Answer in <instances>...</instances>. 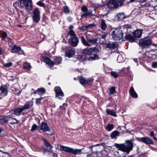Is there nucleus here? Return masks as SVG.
<instances>
[{"mask_svg":"<svg viewBox=\"0 0 157 157\" xmlns=\"http://www.w3.org/2000/svg\"><path fill=\"white\" fill-rule=\"evenodd\" d=\"M153 136L154 139L155 140H157V138H156V137L155 136Z\"/></svg>","mask_w":157,"mask_h":157,"instance_id":"13d9d810","label":"nucleus"},{"mask_svg":"<svg viewBox=\"0 0 157 157\" xmlns=\"http://www.w3.org/2000/svg\"><path fill=\"white\" fill-rule=\"evenodd\" d=\"M152 67L153 68L157 67V62H154L152 63Z\"/></svg>","mask_w":157,"mask_h":157,"instance_id":"09e8293b","label":"nucleus"},{"mask_svg":"<svg viewBox=\"0 0 157 157\" xmlns=\"http://www.w3.org/2000/svg\"><path fill=\"white\" fill-rule=\"evenodd\" d=\"M106 111L107 114H108L115 117H116L117 116L115 111H114L113 109H106Z\"/></svg>","mask_w":157,"mask_h":157,"instance_id":"aec40b11","label":"nucleus"},{"mask_svg":"<svg viewBox=\"0 0 157 157\" xmlns=\"http://www.w3.org/2000/svg\"><path fill=\"white\" fill-rule=\"evenodd\" d=\"M42 98H38L36 99V103L37 104H38L40 102V100L42 99Z\"/></svg>","mask_w":157,"mask_h":157,"instance_id":"8fccbe9b","label":"nucleus"},{"mask_svg":"<svg viewBox=\"0 0 157 157\" xmlns=\"http://www.w3.org/2000/svg\"><path fill=\"white\" fill-rule=\"evenodd\" d=\"M73 28V27L72 25H70L68 27V29L69 30H73L72 29Z\"/></svg>","mask_w":157,"mask_h":157,"instance_id":"3c124183","label":"nucleus"},{"mask_svg":"<svg viewBox=\"0 0 157 157\" xmlns=\"http://www.w3.org/2000/svg\"><path fill=\"white\" fill-rule=\"evenodd\" d=\"M113 128V124H108L106 128V129L107 131H111Z\"/></svg>","mask_w":157,"mask_h":157,"instance_id":"f704fd0d","label":"nucleus"},{"mask_svg":"<svg viewBox=\"0 0 157 157\" xmlns=\"http://www.w3.org/2000/svg\"><path fill=\"white\" fill-rule=\"evenodd\" d=\"M32 90L34 91V92L33 93V94H36L37 93H38L40 95L44 94L45 92V89L43 88H38L36 91H35L33 89H32Z\"/></svg>","mask_w":157,"mask_h":157,"instance_id":"f3484780","label":"nucleus"},{"mask_svg":"<svg viewBox=\"0 0 157 157\" xmlns=\"http://www.w3.org/2000/svg\"><path fill=\"white\" fill-rule=\"evenodd\" d=\"M151 41L150 39H147V38H144L140 40L139 44L142 47H146L151 44Z\"/></svg>","mask_w":157,"mask_h":157,"instance_id":"9d476101","label":"nucleus"},{"mask_svg":"<svg viewBox=\"0 0 157 157\" xmlns=\"http://www.w3.org/2000/svg\"><path fill=\"white\" fill-rule=\"evenodd\" d=\"M116 110V108H115V110Z\"/></svg>","mask_w":157,"mask_h":157,"instance_id":"69168bd1","label":"nucleus"},{"mask_svg":"<svg viewBox=\"0 0 157 157\" xmlns=\"http://www.w3.org/2000/svg\"><path fill=\"white\" fill-rule=\"evenodd\" d=\"M129 93L132 97L136 98L138 95L135 92L133 87H131L129 90Z\"/></svg>","mask_w":157,"mask_h":157,"instance_id":"412c9836","label":"nucleus"},{"mask_svg":"<svg viewBox=\"0 0 157 157\" xmlns=\"http://www.w3.org/2000/svg\"><path fill=\"white\" fill-rule=\"evenodd\" d=\"M10 118H9V119L7 120L5 118H2L1 119H0V124H3L5 123L7 121H10Z\"/></svg>","mask_w":157,"mask_h":157,"instance_id":"58836bf2","label":"nucleus"},{"mask_svg":"<svg viewBox=\"0 0 157 157\" xmlns=\"http://www.w3.org/2000/svg\"><path fill=\"white\" fill-rule=\"evenodd\" d=\"M111 75L114 78H117L118 77V75L117 73L115 71H112L111 72Z\"/></svg>","mask_w":157,"mask_h":157,"instance_id":"79ce46f5","label":"nucleus"},{"mask_svg":"<svg viewBox=\"0 0 157 157\" xmlns=\"http://www.w3.org/2000/svg\"><path fill=\"white\" fill-rule=\"evenodd\" d=\"M130 68V67H129V66H128V67H127V70H128V71L129 70Z\"/></svg>","mask_w":157,"mask_h":157,"instance_id":"bf43d9fd","label":"nucleus"},{"mask_svg":"<svg viewBox=\"0 0 157 157\" xmlns=\"http://www.w3.org/2000/svg\"><path fill=\"white\" fill-rule=\"evenodd\" d=\"M60 147L61 148L66 152L70 153L75 155H81L82 153L81 149H74L70 147L63 145H60Z\"/></svg>","mask_w":157,"mask_h":157,"instance_id":"20e7f679","label":"nucleus"},{"mask_svg":"<svg viewBox=\"0 0 157 157\" xmlns=\"http://www.w3.org/2000/svg\"><path fill=\"white\" fill-rule=\"evenodd\" d=\"M123 156L124 157H125V156Z\"/></svg>","mask_w":157,"mask_h":157,"instance_id":"338daca9","label":"nucleus"},{"mask_svg":"<svg viewBox=\"0 0 157 157\" xmlns=\"http://www.w3.org/2000/svg\"><path fill=\"white\" fill-rule=\"evenodd\" d=\"M81 10L83 12H86L87 11V8L86 6H84L81 7Z\"/></svg>","mask_w":157,"mask_h":157,"instance_id":"49530a36","label":"nucleus"},{"mask_svg":"<svg viewBox=\"0 0 157 157\" xmlns=\"http://www.w3.org/2000/svg\"><path fill=\"white\" fill-rule=\"evenodd\" d=\"M23 113V115H24V113Z\"/></svg>","mask_w":157,"mask_h":157,"instance_id":"0e129e2a","label":"nucleus"},{"mask_svg":"<svg viewBox=\"0 0 157 157\" xmlns=\"http://www.w3.org/2000/svg\"><path fill=\"white\" fill-rule=\"evenodd\" d=\"M2 132V130L1 129H0V134Z\"/></svg>","mask_w":157,"mask_h":157,"instance_id":"680f3d73","label":"nucleus"},{"mask_svg":"<svg viewBox=\"0 0 157 157\" xmlns=\"http://www.w3.org/2000/svg\"><path fill=\"white\" fill-rule=\"evenodd\" d=\"M7 33L5 32L0 31V37L2 38V40H4L5 38L7 37Z\"/></svg>","mask_w":157,"mask_h":157,"instance_id":"c756f323","label":"nucleus"},{"mask_svg":"<svg viewBox=\"0 0 157 157\" xmlns=\"http://www.w3.org/2000/svg\"><path fill=\"white\" fill-rule=\"evenodd\" d=\"M93 14L91 10H87V11L86 12L82 14L81 16L82 17H84L88 16H91Z\"/></svg>","mask_w":157,"mask_h":157,"instance_id":"a878e982","label":"nucleus"},{"mask_svg":"<svg viewBox=\"0 0 157 157\" xmlns=\"http://www.w3.org/2000/svg\"><path fill=\"white\" fill-rule=\"evenodd\" d=\"M124 59L122 58L121 55L118 56L117 59V61L119 63L122 62L124 61Z\"/></svg>","mask_w":157,"mask_h":157,"instance_id":"e433bc0d","label":"nucleus"},{"mask_svg":"<svg viewBox=\"0 0 157 157\" xmlns=\"http://www.w3.org/2000/svg\"><path fill=\"white\" fill-rule=\"evenodd\" d=\"M116 47L115 44L113 43L112 44H107V47L110 48H114Z\"/></svg>","mask_w":157,"mask_h":157,"instance_id":"72a5a7b5","label":"nucleus"},{"mask_svg":"<svg viewBox=\"0 0 157 157\" xmlns=\"http://www.w3.org/2000/svg\"><path fill=\"white\" fill-rule=\"evenodd\" d=\"M93 81V79L91 78L90 80H86L83 77H81L79 79V82L82 84H84L86 83H91Z\"/></svg>","mask_w":157,"mask_h":157,"instance_id":"6ab92c4d","label":"nucleus"},{"mask_svg":"<svg viewBox=\"0 0 157 157\" xmlns=\"http://www.w3.org/2000/svg\"><path fill=\"white\" fill-rule=\"evenodd\" d=\"M11 52L12 53H18V54H24L23 51L21 50V47L14 45L11 48Z\"/></svg>","mask_w":157,"mask_h":157,"instance_id":"9b49d317","label":"nucleus"},{"mask_svg":"<svg viewBox=\"0 0 157 157\" xmlns=\"http://www.w3.org/2000/svg\"><path fill=\"white\" fill-rule=\"evenodd\" d=\"M129 40L131 42H133L135 41V38L131 36H129Z\"/></svg>","mask_w":157,"mask_h":157,"instance_id":"de8ad7c7","label":"nucleus"},{"mask_svg":"<svg viewBox=\"0 0 157 157\" xmlns=\"http://www.w3.org/2000/svg\"><path fill=\"white\" fill-rule=\"evenodd\" d=\"M23 67L25 69L29 70L31 68V66L29 63L25 62L23 63Z\"/></svg>","mask_w":157,"mask_h":157,"instance_id":"c85d7f7f","label":"nucleus"},{"mask_svg":"<svg viewBox=\"0 0 157 157\" xmlns=\"http://www.w3.org/2000/svg\"><path fill=\"white\" fill-rule=\"evenodd\" d=\"M64 12L66 13H69L68 7L67 6H64L63 7Z\"/></svg>","mask_w":157,"mask_h":157,"instance_id":"c03bdc74","label":"nucleus"},{"mask_svg":"<svg viewBox=\"0 0 157 157\" xmlns=\"http://www.w3.org/2000/svg\"><path fill=\"white\" fill-rule=\"evenodd\" d=\"M2 50L1 48H0V55H1L2 54Z\"/></svg>","mask_w":157,"mask_h":157,"instance_id":"4d7b16f0","label":"nucleus"},{"mask_svg":"<svg viewBox=\"0 0 157 157\" xmlns=\"http://www.w3.org/2000/svg\"><path fill=\"white\" fill-rule=\"evenodd\" d=\"M33 105V103L32 101H27L21 108L24 110L25 109H27L32 107Z\"/></svg>","mask_w":157,"mask_h":157,"instance_id":"dca6fc26","label":"nucleus"},{"mask_svg":"<svg viewBox=\"0 0 157 157\" xmlns=\"http://www.w3.org/2000/svg\"><path fill=\"white\" fill-rule=\"evenodd\" d=\"M50 134V135H52V133H51V134Z\"/></svg>","mask_w":157,"mask_h":157,"instance_id":"e2e57ef3","label":"nucleus"},{"mask_svg":"<svg viewBox=\"0 0 157 157\" xmlns=\"http://www.w3.org/2000/svg\"><path fill=\"white\" fill-rule=\"evenodd\" d=\"M142 34V31L141 30H137L135 31L133 34L136 37L139 38L141 36Z\"/></svg>","mask_w":157,"mask_h":157,"instance_id":"4be33fe9","label":"nucleus"},{"mask_svg":"<svg viewBox=\"0 0 157 157\" xmlns=\"http://www.w3.org/2000/svg\"><path fill=\"white\" fill-rule=\"evenodd\" d=\"M37 126L35 124H33L32 127V128L31 129V131H35L37 128Z\"/></svg>","mask_w":157,"mask_h":157,"instance_id":"a18cd8bd","label":"nucleus"},{"mask_svg":"<svg viewBox=\"0 0 157 157\" xmlns=\"http://www.w3.org/2000/svg\"><path fill=\"white\" fill-rule=\"evenodd\" d=\"M55 91L56 92V96L60 99L62 97L64 96V94L59 86L56 87L55 88Z\"/></svg>","mask_w":157,"mask_h":157,"instance_id":"f8f14e48","label":"nucleus"},{"mask_svg":"<svg viewBox=\"0 0 157 157\" xmlns=\"http://www.w3.org/2000/svg\"><path fill=\"white\" fill-rule=\"evenodd\" d=\"M43 59L44 62L50 68L53 67L54 64H59L62 61V59L60 57H54V62L50 60L48 57H44L43 58Z\"/></svg>","mask_w":157,"mask_h":157,"instance_id":"7ed1b4c3","label":"nucleus"},{"mask_svg":"<svg viewBox=\"0 0 157 157\" xmlns=\"http://www.w3.org/2000/svg\"><path fill=\"white\" fill-rule=\"evenodd\" d=\"M70 39L71 40V44L73 46L76 47L79 41L77 36L70 38Z\"/></svg>","mask_w":157,"mask_h":157,"instance_id":"2eb2a0df","label":"nucleus"},{"mask_svg":"<svg viewBox=\"0 0 157 157\" xmlns=\"http://www.w3.org/2000/svg\"><path fill=\"white\" fill-rule=\"evenodd\" d=\"M100 27L103 30H105L107 28V25L104 20L102 19L101 21Z\"/></svg>","mask_w":157,"mask_h":157,"instance_id":"cd10ccee","label":"nucleus"},{"mask_svg":"<svg viewBox=\"0 0 157 157\" xmlns=\"http://www.w3.org/2000/svg\"><path fill=\"white\" fill-rule=\"evenodd\" d=\"M147 0H146V1H147Z\"/></svg>","mask_w":157,"mask_h":157,"instance_id":"774afa93","label":"nucleus"},{"mask_svg":"<svg viewBox=\"0 0 157 157\" xmlns=\"http://www.w3.org/2000/svg\"><path fill=\"white\" fill-rule=\"evenodd\" d=\"M98 59V56L96 54H94L93 55L90 56L88 58H86L85 59L86 60L88 59L90 61Z\"/></svg>","mask_w":157,"mask_h":157,"instance_id":"393cba45","label":"nucleus"},{"mask_svg":"<svg viewBox=\"0 0 157 157\" xmlns=\"http://www.w3.org/2000/svg\"><path fill=\"white\" fill-rule=\"evenodd\" d=\"M68 35L71 36L70 38L74 37L76 36V35L75 34L73 30H69L68 32Z\"/></svg>","mask_w":157,"mask_h":157,"instance_id":"473e14b6","label":"nucleus"},{"mask_svg":"<svg viewBox=\"0 0 157 157\" xmlns=\"http://www.w3.org/2000/svg\"><path fill=\"white\" fill-rule=\"evenodd\" d=\"M44 144L48 148L49 151H51L52 150V146L50 144V143L47 141L45 139H44Z\"/></svg>","mask_w":157,"mask_h":157,"instance_id":"7c9ffc66","label":"nucleus"},{"mask_svg":"<svg viewBox=\"0 0 157 157\" xmlns=\"http://www.w3.org/2000/svg\"><path fill=\"white\" fill-rule=\"evenodd\" d=\"M120 132L117 131H114L110 135V137L112 139H116L117 137L119 135Z\"/></svg>","mask_w":157,"mask_h":157,"instance_id":"b1692460","label":"nucleus"},{"mask_svg":"<svg viewBox=\"0 0 157 157\" xmlns=\"http://www.w3.org/2000/svg\"><path fill=\"white\" fill-rule=\"evenodd\" d=\"M67 105L66 103H64L63 104V106L64 107H67Z\"/></svg>","mask_w":157,"mask_h":157,"instance_id":"6e6d98bb","label":"nucleus"},{"mask_svg":"<svg viewBox=\"0 0 157 157\" xmlns=\"http://www.w3.org/2000/svg\"><path fill=\"white\" fill-rule=\"evenodd\" d=\"M8 93L6 87L5 86H1L0 87V95L3 96H6Z\"/></svg>","mask_w":157,"mask_h":157,"instance_id":"ddd939ff","label":"nucleus"},{"mask_svg":"<svg viewBox=\"0 0 157 157\" xmlns=\"http://www.w3.org/2000/svg\"><path fill=\"white\" fill-rule=\"evenodd\" d=\"M95 25L93 24H89L87 25L82 26L81 28V29L83 31H85L87 29L90 27L95 26Z\"/></svg>","mask_w":157,"mask_h":157,"instance_id":"2f4dec72","label":"nucleus"},{"mask_svg":"<svg viewBox=\"0 0 157 157\" xmlns=\"http://www.w3.org/2000/svg\"><path fill=\"white\" fill-rule=\"evenodd\" d=\"M41 130L44 132L49 131H50V128L48 126V124L46 123L42 122L40 127Z\"/></svg>","mask_w":157,"mask_h":157,"instance_id":"4468645a","label":"nucleus"},{"mask_svg":"<svg viewBox=\"0 0 157 157\" xmlns=\"http://www.w3.org/2000/svg\"><path fill=\"white\" fill-rule=\"evenodd\" d=\"M94 48H87L83 50V52L86 55H90L94 52Z\"/></svg>","mask_w":157,"mask_h":157,"instance_id":"a211bd4d","label":"nucleus"},{"mask_svg":"<svg viewBox=\"0 0 157 157\" xmlns=\"http://www.w3.org/2000/svg\"><path fill=\"white\" fill-rule=\"evenodd\" d=\"M136 139L138 141L142 142L147 144H152L153 143L151 139L147 137H137Z\"/></svg>","mask_w":157,"mask_h":157,"instance_id":"6e6552de","label":"nucleus"},{"mask_svg":"<svg viewBox=\"0 0 157 157\" xmlns=\"http://www.w3.org/2000/svg\"><path fill=\"white\" fill-rule=\"evenodd\" d=\"M122 31L120 29H116L112 32L111 35L113 39L115 40H119L123 36Z\"/></svg>","mask_w":157,"mask_h":157,"instance_id":"39448f33","label":"nucleus"},{"mask_svg":"<svg viewBox=\"0 0 157 157\" xmlns=\"http://www.w3.org/2000/svg\"><path fill=\"white\" fill-rule=\"evenodd\" d=\"M23 111L24 110L21 107L19 108L14 109V114L17 116H19Z\"/></svg>","mask_w":157,"mask_h":157,"instance_id":"5701e85b","label":"nucleus"},{"mask_svg":"<svg viewBox=\"0 0 157 157\" xmlns=\"http://www.w3.org/2000/svg\"><path fill=\"white\" fill-rule=\"evenodd\" d=\"M81 40L82 44L85 46L90 47L91 46V44H96L98 40V38H93L86 40L83 36L81 37Z\"/></svg>","mask_w":157,"mask_h":157,"instance_id":"423d86ee","label":"nucleus"},{"mask_svg":"<svg viewBox=\"0 0 157 157\" xmlns=\"http://www.w3.org/2000/svg\"><path fill=\"white\" fill-rule=\"evenodd\" d=\"M33 19L34 22L38 23L40 18V12L38 8L35 9L33 11Z\"/></svg>","mask_w":157,"mask_h":157,"instance_id":"0eeeda50","label":"nucleus"},{"mask_svg":"<svg viewBox=\"0 0 157 157\" xmlns=\"http://www.w3.org/2000/svg\"><path fill=\"white\" fill-rule=\"evenodd\" d=\"M124 0H109L106 5L110 9H115L122 5Z\"/></svg>","mask_w":157,"mask_h":157,"instance_id":"f03ea898","label":"nucleus"},{"mask_svg":"<svg viewBox=\"0 0 157 157\" xmlns=\"http://www.w3.org/2000/svg\"><path fill=\"white\" fill-rule=\"evenodd\" d=\"M106 37V35H102L101 36V38H103V39H105Z\"/></svg>","mask_w":157,"mask_h":157,"instance_id":"5fc2aeb1","label":"nucleus"},{"mask_svg":"<svg viewBox=\"0 0 157 157\" xmlns=\"http://www.w3.org/2000/svg\"><path fill=\"white\" fill-rule=\"evenodd\" d=\"M117 17L120 20H123L125 18L124 15L123 13H119L117 15Z\"/></svg>","mask_w":157,"mask_h":157,"instance_id":"c9c22d12","label":"nucleus"},{"mask_svg":"<svg viewBox=\"0 0 157 157\" xmlns=\"http://www.w3.org/2000/svg\"><path fill=\"white\" fill-rule=\"evenodd\" d=\"M125 144H115V146L118 149L124 152H126L127 154L131 151L133 146V144L130 140H127Z\"/></svg>","mask_w":157,"mask_h":157,"instance_id":"f257e3e1","label":"nucleus"},{"mask_svg":"<svg viewBox=\"0 0 157 157\" xmlns=\"http://www.w3.org/2000/svg\"><path fill=\"white\" fill-rule=\"evenodd\" d=\"M20 2L21 5L24 6L27 9L30 10L32 9L31 1L30 0H21Z\"/></svg>","mask_w":157,"mask_h":157,"instance_id":"1a4fd4ad","label":"nucleus"},{"mask_svg":"<svg viewBox=\"0 0 157 157\" xmlns=\"http://www.w3.org/2000/svg\"><path fill=\"white\" fill-rule=\"evenodd\" d=\"M11 119L12 120H13L12 121V122H9V123L10 124H17L18 123V120H17L16 119L14 118H11Z\"/></svg>","mask_w":157,"mask_h":157,"instance_id":"a19ab883","label":"nucleus"},{"mask_svg":"<svg viewBox=\"0 0 157 157\" xmlns=\"http://www.w3.org/2000/svg\"><path fill=\"white\" fill-rule=\"evenodd\" d=\"M75 54V51L73 50H70L66 53V56L69 58H71L73 57Z\"/></svg>","mask_w":157,"mask_h":157,"instance_id":"bb28decb","label":"nucleus"},{"mask_svg":"<svg viewBox=\"0 0 157 157\" xmlns=\"http://www.w3.org/2000/svg\"><path fill=\"white\" fill-rule=\"evenodd\" d=\"M135 0H130L131 2H133Z\"/></svg>","mask_w":157,"mask_h":157,"instance_id":"052dcab7","label":"nucleus"},{"mask_svg":"<svg viewBox=\"0 0 157 157\" xmlns=\"http://www.w3.org/2000/svg\"><path fill=\"white\" fill-rule=\"evenodd\" d=\"M37 4L39 6L44 7L45 6L44 3L42 2L41 1H39L37 3Z\"/></svg>","mask_w":157,"mask_h":157,"instance_id":"37998d69","label":"nucleus"},{"mask_svg":"<svg viewBox=\"0 0 157 157\" xmlns=\"http://www.w3.org/2000/svg\"><path fill=\"white\" fill-rule=\"evenodd\" d=\"M150 135L151 136H154V132L153 131H152L150 133Z\"/></svg>","mask_w":157,"mask_h":157,"instance_id":"603ef678","label":"nucleus"},{"mask_svg":"<svg viewBox=\"0 0 157 157\" xmlns=\"http://www.w3.org/2000/svg\"><path fill=\"white\" fill-rule=\"evenodd\" d=\"M109 92L111 94H112L114 93H116V91L115 90V87L113 86L110 88L109 90Z\"/></svg>","mask_w":157,"mask_h":157,"instance_id":"4c0bfd02","label":"nucleus"},{"mask_svg":"<svg viewBox=\"0 0 157 157\" xmlns=\"http://www.w3.org/2000/svg\"><path fill=\"white\" fill-rule=\"evenodd\" d=\"M137 1L140 2H143L146 1V0H137Z\"/></svg>","mask_w":157,"mask_h":157,"instance_id":"864d4df0","label":"nucleus"},{"mask_svg":"<svg viewBox=\"0 0 157 157\" xmlns=\"http://www.w3.org/2000/svg\"><path fill=\"white\" fill-rule=\"evenodd\" d=\"M12 65V63L11 62L3 64L4 66L6 67H9L11 66Z\"/></svg>","mask_w":157,"mask_h":157,"instance_id":"ea45409f","label":"nucleus"}]
</instances>
